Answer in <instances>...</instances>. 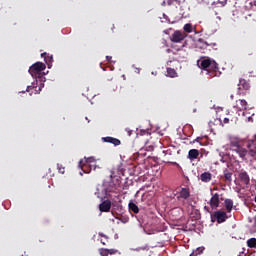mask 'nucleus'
I'll use <instances>...</instances> for the list:
<instances>
[{
    "label": "nucleus",
    "instance_id": "39448f33",
    "mask_svg": "<svg viewBox=\"0 0 256 256\" xmlns=\"http://www.w3.org/2000/svg\"><path fill=\"white\" fill-rule=\"evenodd\" d=\"M246 147L248 154L250 157H255L256 156V141L255 140H249L246 142Z\"/></svg>",
    "mask_w": 256,
    "mask_h": 256
},
{
    "label": "nucleus",
    "instance_id": "5701e85b",
    "mask_svg": "<svg viewBox=\"0 0 256 256\" xmlns=\"http://www.w3.org/2000/svg\"><path fill=\"white\" fill-rule=\"evenodd\" d=\"M224 203H225L226 211H227L228 213H231V211H233V200H231V199H226V200L224 201Z\"/></svg>",
    "mask_w": 256,
    "mask_h": 256
},
{
    "label": "nucleus",
    "instance_id": "b1692460",
    "mask_svg": "<svg viewBox=\"0 0 256 256\" xmlns=\"http://www.w3.org/2000/svg\"><path fill=\"white\" fill-rule=\"evenodd\" d=\"M128 208H129V211H132V213H139V206H137V204H135L134 202H130L128 204Z\"/></svg>",
    "mask_w": 256,
    "mask_h": 256
},
{
    "label": "nucleus",
    "instance_id": "a878e982",
    "mask_svg": "<svg viewBox=\"0 0 256 256\" xmlns=\"http://www.w3.org/2000/svg\"><path fill=\"white\" fill-rule=\"evenodd\" d=\"M192 218L195 221H199V219H201V211L197 210V209H193L192 213H191Z\"/></svg>",
    "mask_w": 256,
    "mask_h": 256
},
{
    "label": "nucleus",
    "instance_id": "393cba45",
    "mask_svg": "<svg viewBox=\"0 0 256 256\" xmlns=\"http://www.w3.org/2000/svg\"><path fill=\"white\" fill-rule=\"evenodd\" d=\"M183 0H166V1H163L162 2V5H169V6H171V5H181V2H182Z\"/></svg>",
    "mask_w": 256,
    "mask_h": 256
},
{
    "label": "nucleus",
    "instance_id": "f704fd0d",
    "mask_svg": "<svg viewBox=\"0 0 256 256\" xmlns=\"http://www.w3.org/2000/svg\"><path fill=\"white\" fill-rule=\"evenodd\" d=\"M117 252L116 249H108V255H115Z\"/></svg>",
    "mask_w": 256,
    "mask_h": 256
},
{
    "label": "nucleus",
    "instance_id": "ea45409f",
    "mask_svg": "<svg viewBox=\"0 0 256 256\" xmlns=\"http://www.w3.org/2000/svg\"><path fill=\"white\" fill-rule=\"evenodd\" d=\"M100 237H105V239H109V237L105 236L103 233H99Z\"/></svg>",
    "mask_w": 256,
    "mask_h": 256
},
{
    "label": "nucleus",
    "instance_id": "c85d7f7f",
    "mask_svg": "<svg viewBox=\"0 0 256 256\" xmlns=\"http://www.w3.org/2000/svg\"><path fill=\"white\" fill-rule=\"evenodd\" d=\"M185 33H193V24L187 23L183 27Z\"/></svg>",
    "mask_w": 256,
    "mask_h": 256
},
{
    "label": "nucleus",
    "instance_id": "37998d69",
    "mask_svg": "<svg viewBox=\"0 0 256 256\" xmlns=\"http://www.w3.org/2000/svg\"><path fill=\"white\" fill-rule=\"evenodd\" d=\"M204 209L209 213V207L205 206Z\"/></svg>",
    "mask_w": 256,
    "mask_h": 256
},
{
    "label": "nucleus",
    "instance_id": "6ab92c4d",
    "mask_svg": "<svg viewBox=\"0 0 256 256\" xmlns=\"http://www.w3.org/2000/svg\"><path fill=\"white\" fill-rule=\"evenodd\" d=\"M199 157V150L197 149H191L188 152V159H190V161H195V159H197Z\"/></svg>",
    "mask_w": 256,
    "mask_h": 256
},
{
    "label": "nucleus",
    "instance_id": "72a5a7b5",
    "mask_svg": "<svg viewBox=\"0 0 256 256\" xmlns=\"http://www.w3.org/2000/svg\"><path fill=\"white\" fill-rule=\"evenodd\" d=\"M217 5L219 7H225L227 5V0H218Z\"/></svg>",
    "mask_w": 256,
    "mask_h": 256
},
{
    "label": "nucleus",
    "instance_id": "423d86ee",
    "mask_svg": "<svg viewBox=\"0 0 256 256\" xmlns=\"http://www.w3.org/2000/svg\"><path fill=\"white\" fill-rule=\"evenodd\" d=\"M249 89H251V84H249V81L240 79L238 84L239 93H245L243 91H249Z\"/></svg>",
    "mask_w": 256,
    "mask_h": 256
},
{
    "label": "nucleus",
    "instance_id": "0eeeda50",
    "mask_svg": "<svg viewBox=\"0 0 256 256\" xmlns=\"http://www.w3.org/2000/svg\"><path fill=\"white\" fill-rule=\"evenodd\" d=\"M238 179L241 181V183H243V185H249V183H251V178L249 177V174L245 170H242L238 174Z\"/></svg>",
    "mask_w": 256,
    "mask_h": 256
},
{
    "label": "nucleus",
    "instance_id": "a211bd4d",
    "mask_svg": "<svg viewBox=\"0 0 256 256\" xmlns=\"http://www.w3.org/2000/svg\"><path fill=\"white\" fill-rule=\"evenodd\" d=\"M211 179H213V174H211L210 172H203L200 175V180L202 181V183H209Z\"/></svg>",
    "mask_w": 256,
    "mask_h": 256
},
{
    "label": "nucleus",
    "instance_id": "9d476101",
    "mask_svg": "<svg viewBox=\"0 0 256 256\" xmlns=\"http://www.w3.org/2000/svg\"><path fill=\"white\" fill-rule=\"evenodd\" d=\"M178 152L173 151L171 148H167L163 150L164 157H166V161L164 160V163H171L169 159H173L177 155Z\"/></svg>",
    "mask_w": 256,
    "mask_h": 256
},
{
    "label": "nucleus",
    "instance_id": "e433bc0d",
    "mask_svg": "<svg viewBox=\"0 0 256 256\" xmlns=\"http://www.w3.org/2000/svg\"><path fill=\"white\" fill-rule=\"evenodd\" d=\"M121 223H129V218H120Z\"/></svg>",
    "mask_w": 256,
    "mask_h": 256
},
{
    "label": "nucleus",
    "instance_id": "4be33fe9",
    "mask_svg": "<svg viewBox=\"0 0 256 256\" xmlns=\"http://www.w3.org/2000/svg\"><path fill=\"white\" fill-rule=\"evenodd\" d=\"M209 45L211 44L207 43L205 40H203V38L198 39V42H197L198 49H207Z\"/></svg>",
    "mask_w": 256,
    "mask_h": 256
},
{
    "label": "nucleus",
    "instance_id": "f3484780",
    "mask_svg": "<svg viewBox=\"0 0 256 256\" xmlns=\"http://www.w3.org/2000/svg\"><path fill=\"white\" fill-rule=\"evenodd\" d=\"M231 153L236 152L241 147V142L237 139H232L230 141Z\"/></svg>",
    "mask_w": 256,
    "mask_h": 256
},
{
    "label": "nucleus",
    "instance_id": "bb28decb",
    "mask_svg": "<svg viewBox=\"0 0 256 256\" xmlns=\"http://www.w3.org/2000/svg\"><path fill=\"white\" fill-rule=\"evenodd\" d=\"M167 77H171L172 79L177 77V71L173 68H167Z\"/></svg>",
    "mask_w": 256,
    "mask_h": 256
},
{
    "label": "nucleus",
    "instance_id": "6e6552de",
    "mask_svg": "<svg viewBox=\"0 0 256 256\" xmlns=\"http://www.w3.org/2000/svg\"><path fill=\"white\" fill-rule=\"evenodd\" d=\"M93 163H95V157H84V160L81 159L79 161L78 167H80V169H85V167Z\"/></svg>",
    "mask_w": 256,
    "mask_h": 256
},
{
    "label": "nucleus",
    "instance_id": "c9c22d12",
    "mask_svg": "<svg viewBox=\"0 0 256 256\" xmlns=\"http://www.w3.org/2000/svg\"><path fill=\"white\" fill-rule=\"evenodd\" d=\"M125 131H126L128 137H131V135H133V130L126 128Z\"/></svg>",
    "mask_w": 256,
    "mask_h": 256
},
{
    "label": "nucleus",
    "instance_id": "c03bdc74",
    "mask_svg": "<svg viewBox=\"0 0 256 256\" xmlns=\"http://www.w3.org/2000/svg\"><path fill=\"white\" fill-rule=\"evenodd\" d=\"M218 121H219V123H221V119H219Z\"/></svg>",
    "mask_w": 256,
    "mask_h": 256
},
{
    "label": "nucleus",
    "instance_id": "1a4fd4ad",
    "mask_svg": "<svg viewBox=\"0 0 256 256\" xmlns=\"http://www.w3.org/2000/svg\"><path fill=\"white\" fill-rule=\"evenodd\" d=\"M213 217L218 223H225V221H227V213L220 210L214 212Z\"/></svg>",
    "mask_w": 256,
    "mask_h": 256
},
{
    "label": "nucleus",
    "instance_id": "f8f14e48",
    "mask_svg": "<svg viewBox=\"0 0 256 256\" xmlns=\"http://www.w3.org/2000/svg\"><path fill=\"white\" fill-rule=\"evenodd\" d=\"M99 209L102 213H109L111 211V200H105L99 205Z\"/></svg>",
    "mask_w": 256,
    "mask_h": 256
},
{
    "label": "nucleus",
    "instance_id": "aec40b11",
    "mask_svg": "<svg viewBox=\"0 0 256 256\" xmlns=\"http://www.w3.org/2000/svg\"><path fill=\"white\" fill-rule=\"evenodd\" d=\"M224 181L226 183H231L233 181V173L229 171V169L224 170Z\"/></svg>",
    "mask_w": 256,
    "mask_h": 256
},
{
    "label": "nucleus",
    "instance_id": "7c9ffc66",
    "mask_svg": "<svg viewBox=\"0 0 256 256\" xmlns=\"http://www.w3.org/2000/svg\"><path fill=\"white\" fill-rule=\"evenodd\" d=\"M99 254H100L101 256H109V249L100 248V249H99Z\"/></svg>",
    "mask_w": 256,
    "mask_h": 256
},
{
    "label": "nucleus",
    "instance_id": "a19ab883",
    "mask_svg": "<svg viewBox=\"0 0 256 256\" xmlns=\"http://www.w3.org/2000/svg\"><path fill=\"white\" fill-rule=\"evenodd\" d=\"M107 61H111L112 57L111 56H106Z\"/></svg>",
    "mask_w": 256,
    "mask_h": 256
},
{
    "label": "nucleus",
    "instance_id": "c756f323",
    "mask_svg": "<svg viewBox=\"0 0 256 256\" xmlns=\"http://www.w3.org/2000/svg\"><path fill=\"white\" fill-rule=\"evenodd\" d=\"M87 167H89V170L84 169L83 170L84 173H90L92 169L95 171V169H97V164H95V163L88 164Z\"/></svg>",
    "mask_w": 256,
    "mask_h": 256
},
{
    "label": "nucleus",
    "instance_id": "4468645a",
    "mask_svg": "<svg viewBox=\"0 0 256 256\" xmlns=\"http://www.w3.org/2000/svg\"><path fill=\"white\" fill-rule=\"evenodd\" d=\"M102 140L104 141V143H111L115 147L121 145V140L111 136L103 137Z\"/></svg>",
    "mask_w": 256,
    "mask_h": 256
},
{
    "label": "nucleus",
    "instance_id": "f03ea898",
    "mask_svg": "<svg viewBox=\"0 0 256 256\" xmlns=\"http://www.w3.org/2000/svg\"><path fill=\"white\" fill-rule=\"evenodd\" d=\"M197 65L200 69L206 71L210 77H217L219 75V64L209 57L198 60Z\"/></svg>",
    "mask_w": 256,
    "mask_h": 256
},
{
    "label": "nucleus",
    "instance_id": "2eb2a0df",
    "mask_svg": "<svg viewBox=\"0 0 256 256\" xmlns=\"http://www.w3.org/2000/svg\"><path fill=\"white\" fill-rule=\"evenodd\" d=\"M189 197H191V192L189 191V188H181L177 198L187 200Z\"/></svg>",
    "mask_w": 256,
    "mask_h": 256
},
{
    "label": "nucleus",
    "instance_id": "dca6fc26",
    "mask_svg": "<svg viewBox=\"0 0 256 256\" xmlns=\"http://www.w3.org/2000/svg\"><path fill=\"white\" fill-rule=\"evenodd\" d=\"M41 57L44 59L45 63L48 65V69H51L53 64V55H49L46 52L41 54Z\"/></svg>",
    "mask_w": 256,
    "mask_h": 256
},
{
    "label": "nucleus",
    "instance_id": "ddd939ff",
    "mask_svg": "<svg viewBox=\"0 0 256 256\" xmlns=\"http://www.w3.org/2000/svg\"><path fill=\"white\" fill-rule=\"evenodd\" d=\"M234 108L237 111H247V101L243 99L237 100Z\"/></svg>",
    "mask_w": 256,
    "mask_h": 256
},
{
    "label": "nucleus",
    "instance_id": "2f4dec72",
    "mask_svg": "<svg viewBox=\"0 0 256 256\" xmlns=\"http://www.w3.org/2000/svg\"><path fill=\"white\" fill-rule=\"evenodd\" d=\"M232 15H233L232 20L237 21V19H239V11L233 10Z\"/></svg>",
    "mask_w": 256,
    "mask_h": 256
},
{
    "label": "nucleus",
    "instance_id": "7ed1b4c3",
    "mask_svg": "<svg viewBox=\"0 0 256 256\" xmlns=\"http://www.w3.org/2000/svg\"><path fill=\"white\" fill-rule=\"evenodd\" d=\"M121 187V177H118V179H116V183H110L109 186L105 189L106 191V195H109L111 197V194L109 193H115L116 195H118L119 193V188Z\"/></svg>",
    "mask_w": 256,
    "mask_h": 256
},
{
    "label": "nucleus",
    "instance_id": "58836bf2",
    "mask_svg": "<svg viewBox=\"0 0 256 256\" xmlns=\"http://www.w3.org/2000/svg\"><path fill=\"white\" fill-rule=\"evenodd\" d=\"M223 123H224V125L229 124V118H224Z\"/></svg>",
    "mask_w": 256,
    "mask_h": 256
},
{
    "label": "nucleus",
    "instance_id": "4c0bfd02",
    "mask_svg": "<svg viewBox=\"0 0 256 256\" xmlns=\"http://www.w3.org/2000/svg\"><path fill=\"white\" fill-rule=\"evenodd\" d=\"M252 231H253V233H256V218H255L254 225L252 227Z\"/></svg>",
    "mask_w": 256,
    "mask_h": 256
},
{
    "label": "nucleus",
    "instance_id": "20e7f679",
    "mask_svg": "<svg viewBox=\"0 0 256 256\" xmlns=\"http://www.w3.org/2000/svg\"><path fill=\"white\" fill-rule=\"evenodd\" d=\"M187 38V34L183 31L176 30L171 36L170 41L172 43H181L182 41H185Z\"/></svg>",
    "mask_w": 256,
    "mask_h": 256
},
{
    "label": "nucleus",
    "instance_id": "79ce46f5",
    "mask_svg": "<svg viewBox=\"0 0 256 256\" xmlns=\"http://www.w3.org/2000/svg\"><path fill=\"white\" fill-rule=\"evenodd\" d=\"M100 243H101L102 245H107V243H105V241H103V240H100Z\"/></svg>",
    "mask_w": 256,
    "mask_h": 256
},
{
    "label": "nucleus",
    "instance_id": "f257e3e1",
    "mask_svg": "<svg viewBox=\"0 0 256 256\" xmlns=\"http://www.w3.org/2000/svg\"><path fill=\"white\" fill-rule=\"evenodd\" d=\"M45 69H47V66L45 65V63H42V62H36L32 66H30L29 73L30 75L35 77L36 83L33 82L31 86L27 87L26 91L29 92L30 89H36L35 90L36 93H41V89L45 87V84L43 83L45 81V77L41 75V72L45 71ZM37 81H40L38 90H37Z\"/></svg>",
    "mask_w": 256,
    "mask_h": 256
},
{
    "label": "nucleus",
    "instance_id": "473e14b6",
    "mask_svg": "<svg viewBox=\"0 0 256 256\" xmlns=\"http://www.w3.org/2000/svg\"><path fill=\"white\" fill-rule=\"evenodd\" d=\"M57 169L62 175L65 173V167L62 164H57Z\"/></svg>",
    "mask_w": 256,
    "mask_h": 256
},
{
    "label": "nucleus",
    "instance_id": "412c9836",
    "mask_svg": "<svg viewBox=\"0 0 256 256\" xmlns=\"http://www.w3.org/2000/svg\"><path fill=\"white\" fill-rule=\"evenodd\" d=\"M234 153H238V155H239V157H241V159H245V157H247V154L249 152L247 149L240 146Z\"/></svg>",
    "mask_w": 256,
    "mask_h": 256
},
{
    "label": "nucleus",
    "instance_id": "9b49d317",
    "mask_svg": "<svg viewBox=\"0 0 256 256\" xmlns=\"http://www.w3.org/2000/svg\"><path fill=\"white\" fill-rule=\"evenodd\" d=\"M212 197L210 199V202H209V205L211 207V209H217V207H219V203H220V200H219V194L218 193H215V194H211Z\"/></svg>",
    "mask_w": 256,
    "mask_h": 256
},
{
    "label": "nucleus",
    "instance_id": "cd10ccee",
    "mask_svg": "<svg viewBox=\"0 0 256 256\" xmlns=\"http://www.w3.org/2000/svg\"><path fill=\"white\" fill-rule=\"evenodd\" d=\"M247 246L250 248V249H255L256 247V238H250L247 240Z\"/></svg>",
    "mask_w": 256,
    "mask_h": 256
}]
</instances>
